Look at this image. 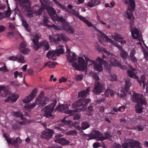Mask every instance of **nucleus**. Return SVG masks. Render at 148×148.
Returning <instances> with one entry per match:
<instances>
[{"mask_svg":"<svg viewBox=\"0 0 148 148\" xmlns=\"http://www.w3.org/2000/svg\"><path fill=\"white\" fill-rule=\"evenodd\" d=\"M103 84L99 82H97L95 84L93 92L95 95H98L102 92L103 88Z\"/></svg>","mask_w":148,"mask_h":148,"instance_id":"obj_14","label":"nucleus"},{"mask_svg":"<svg viewBox=\"0 0 148 148\" xmlns=\"http://www.w3.org/2000/svg\"><path fill=\"white\" fill-rule=\"evenodd\" d=\"M84 57L85 58L86 62V64H87V65L88 63V62H89L90 63V64L89 65V66H90V65L93 64V63L94 62V61L90 60L89 58L86 55H84Z\"/></svg>","mask_w":148,"mask_h":148,"instance_id":"obj_37","label":"nucleus"},{"mask_svg":"<svg viewBox=\"0 0 148 148\" xmlns=\"http://www.w3.org/2000/svg\"><path fill=\"white\" fill-rule=\"evenodd\" d=\"M72 65L76 70L78 71L84 70L87 66L84 58L81 57H78V63L77 62H74L72 64Z\"/></svg>","mask_w":148,"mask_h":148,"instance_id":"obj_5","label":"nucleus"},{"mask_svg":"<svg viewBox=\"0 0 148 148\" xmlns=\"http://www.w3.org/2000/svg\"><path fill=\"white\" fill-rule=\"evenodd\" d=\"M55 51L58 56H59L60 54H63L64 53L63 49L61 48L57 49Z\"/></svg>","mask_w":148,"mask_h":148,"instance_id":"obj_40","label":"nucleus"},{"mask_svg":"<svg viewBox=\"0 0 148 148\" xmlns=\"http://www.w3.org/2000/svg\"><path fill=\"white\" fill-rule=\"evenodd\" d=\"M136 79L140 86H141V83H142L143 84V88H145V86L146 84V82L145 81V75H141L140 77V79Z\"/></svg>","mask_w":148,"mask_h":148,"instance_id":"obj_27","label":"nucleus"},{"mask_svg":"<svg viewBox=\"0 0 148 148\" xmlns=\"http://www.w3.org/2000/svg\"><path fill=\"white\" fill-rule=\"evenodd\" d=\"M78 108L76 107L75 109H76L75 110H72V111L71 113H70L69 115L70 116H72L74 117L73 119L74 120H78L80 118V114L79 113H78L77 112H78V111H84L85 110L86 108H85L83 110H82L78 109Z\"/></svg>","mask_w":148,"mask_h":148,"instance_id":"obj_20","label":"nucleus"},{"mask_svg":"<svg viewBox=\"0 0 148 148\" xmlns=\"http://www.w3.org/2000/svg\"><path fill=\"white\" fill-rule=\"evenodd\" d=\"M57 20L58 21L62 23V24H63L66 22L65 19L62 17L58 16L57 18Z\"/></svg>","mask_w":148,"mask_h":148,"instance_id":"obj_47","label":"nucleus"},{"mask_svg":"<svg viewBox=\"0 0 148 148\" xmlns=\"http://www.w3.org/2000/svg\"><path fill=\"white\" fill-rule=\"evenodd\" d=\"M56 54L54 50H53L52 51L49 50L47 54V57L49 59L52 57H54Z\"/></svg>","mask_w":148,"mask_h":148,"instance_id":"obj_32","label":"nucleus"},{"mask_svg":"<svg viewBox=\"0 0 148 148\" xmlns=\"http://www.w3.org/2000/svg\"><path fill=\"white\" fill-rule=\"evenodd\" d=\"M139 107H138V108L136 109V112L137 113H141L143 112V109Z\"/></svg>","mask_w":148,"mask_h":148,"instance_id":"obj_60","label":"nucleus"},{"mask_svg":"<svg viewBox=\"0 0 148 148\" xmlns=\"http://www.w3.org/2000/svg\"><path fill=\"white\" fill-rule=\"evenodd\" d=\"M131 85V83L130 79H128L126 80L125 81V90L127 92L129 90Z\"/></svg>","mask_w":148,"mask_h":148,"instance_id":"obj_34","label":"nucleus"},{"mask_svg":"<svg viewBox=\"0 0 148 148\" xmlns=\"http://www.w3.org/2000/svg\"><path fill=\"white\" fill-rule=\"evenodd\" d=\"M135 53V50L132 49L130 53V59L133 63L136 64L137 63V59L134 56Z\"/></svg>","mask_w":148,"mask_h":148,"instance_id":"obj_26","label":"nucleus"},{"mask_svg":"<svg viewBox=\"0 0 148 148\" xmlns=\"http://www.w3.org/2000/svg\"><path fill=\"white\" fill-rule=\"evenodd\" d=\"M132 33V36L134 39H140L141 37L140 36L139 31L135 28H130Z\"/></svg>","mask_w":148,"mask_h":148,"instance_id":"obj_21","label":"nucleus"},{"mask_svg":"<svg viewBox=\"0 0 148 148\" xmlns=\"http://www.w3.org/2000/svg\"><path fill=\"white\" fill-rule=\"evenodd\" d=\"M132 101L137 103L136 106L139 107L143 105H146L147 102L143 95L134 92L132 98Z\"/></svg>","mask_w":148,"mask_h":148,"instance_id":"obj_3","label":"nucleus"},{"mask_svg":"<svg viewBox=\"0 0 148 148\" xmlns=\"http://www.w3.org/2000/svg\"><path fill=\"white\" fill-rule=\"evenodd\" d=\"M84 139H86L87 140L95 139L94 134L91 133L88 134H84L82 135Z\"/></svg>","mask_w":148,"mask_h":148,"instance_id":"obj_28","label":"nucleus"},{"mask_svg":"<svg viewBox=\"0 0 148 148\" xmlns=\"http://www.w3.org/2000/svg\"><path fill=\"white\" fill-rule=\"evenodd\" d=\"M57 101L55 100L53 103L48 105L45 107L46 110L45 111L44 115L47 118H51L53 119L54 118V115L51 113L54 110V108L56 104Z\"/></svg>","mask_w":148,"mask_h":148,"instance_id":"obj_8","label":"nucleus"},{"mask_svg":"<svg viewBox=\"0 0 148 148\" xmlns=\"http://www.w3.org/2000/svg\"><path fill=\"white\" fill-rule=\"evenodd\" d=\"M38 92V89L36 88H35L29 96L23 99L22 101L24 103H28L29 102L34 99V97L36 95Z\"/></svg>","mask_w":148,"mask_h":148,"instance_id":"obj_17","label":"nucleus"},{"mask_svg":"<svg viewBox=\"0 0 148 148\" xmlns=\"http://www.w3.org/2000/svg\"><path fill=\"white\" fill-rule=\"evenodd\" d=\"M67 79L65 78L64 77H62L61 78L59 79V82L62 83V82H65L67 81Z\"/></svg>","mask_w":148,"mask_h":148,"instance_id":"obj_61","label":"nucleus"},{"mask_svg":"<svg viewBox=\"0 0 148 148\" xmlns=\"http://www.w3.org/2000/svg\"><path fill=\"white\" fill-rule=\"evenodd\" d=\"M45 93L43 91H42L40 93L38 97L37 98H39V99L42 98L44 96Z\"/></svg>","mask_w":148,"mask_h":148,"instance_id":"obj_63","label":"nucleus"},{"mask_svg":"<svg viewBox=\"0 0 148 148\" xmlns=\"http://www.w3.org/2000/svg\"><path fill=\"white\" fill-rule=\"evenodd\" d=\"M20 128V126L19 125L16 124L13 125L12 126L13 129L16 130H18Z\"/></svg>","mask_w":148,"mask_h":148,"instance_id":"obj_57","label":"nucleus"},{"mask_svg":"<svg viewBox=\"0 0 148 148\" xmlns=\"http://www.w3.org/2000/svg\"><path fill=\"white\" fill-rule=\"evenodd\" d=\"M44 18L43 19V25L45 26H47L48 25L47 24L48 22V18L46 17H45V16H43Z\"/></svg>","mask_w":148,"mask_h":148,"instance_id":"obj_50","label":"nucleus"},{"mask_svg":"<svg viewBox=\"0 0 148 148\" xmlns=\"http://www.w3.org/2000/svg\"><path fill=\"white\" fill-rule=\"evenodd\" d=\"M62 27L63 29L67 31L69 33L73 34L74 32L73 28L66 22L63 24H62Z\"/></svg>","mask_w":148,"mask_h":148,"instance_id":"obj_22","label":"nucleus"},{"mask_svg":"<svg viewBox=\"0 0 148 148\" xmlns=\"http://www.w3.org/2000/svg\"><path fill=\"white\" fill-rule=\"evenodd\" d=\"M19 3L20 5L25 8L27 12H31L30 5L29 4V0H17Z\"/></svg>","mask_w":148,"mask_h":148,"instance_id":"obj_12","label":"nucleus"},{"mask_svg":"<svg viewBox=\"0 0 148 148\" xmlns=\"http://www.w3.org/2000/svg\"><path fill=\"white\" fill-rule=\"evenodd\" d=\"M66 117H64L59 122L60 125V126H62L65 125H68L70 124L71 122V121H66Z\"/></svg>","mask_w":148,"mask_h":148,"instance_id":"obj_30","label":"nucleus"},{"mask_svg":"<svg viewBox=\"0 0 148 148\" xmlns=\"http://www.w3.org/2000/svg\"><path fill=\"white\" fill-rule=\"evenodd\" d=\"M111 135L108 133L105 134V136H103L102 135V136L100 140H102L101 141L108 139L109 138L111 137Z\"/></svg>","mask_w":148,"mask_h":148,"instance_id":"obj_45","label":"nucleus"},{"mask_svg":"<svg viewBox=\"0 0 148 148\" xmlns=\"http://www.w3.org/2000/svg\"><path fill=\"white\" fill-rule=\"evenodd\" d=\"M129 4L128 5L127 11L126 15L129 19H131L133 16V12L134 11L135 3L134 0H129Z\"/></svg>","mask_w":148,"mask_h":148,"instance_id":"obj_10","label":"nucleus"},{"mask_svg":"<svg viewBox=\"0 0 148 148\" xmlns=\"http://www.w3.org/2000/svg\"><path fill=\"white\" fill-rule=\"evenodd\" d=\"M60 36L61 39L64 41H67L70 40L69 38L67 36H65L63 34H61Z\"/></svg>","mask_w":148,"mask_h":148,"instance_id":"obj_46","label":"nucleus"},{"mask_svg":"<svg viewBox=\"0 0 148 148\" xmlns=\"http://www.w3.org/2000/svg\"><path fill=\"white\" fill-rule=\"evenodd\" d=\"M121 51L122 52L120 53L121 57L123 59L125 60L127 58V53L126 51H124L123 49V50L122 49L121 50Z\"/></svg>","mask_w":148,"mask_h":148,"instance_id":"obj_42","label":"nucleus"},{"mask_svg":"<svg viewBox=\"0 0 148 148\" xmlns=\"http://www.w3.org/2000/svg\"><path fill=\"white\" fill-rule=\"evenodd\" d=\"M63 135L61 134H58L56 136L57 138L54 140L56 143H58L62 145H65L69 144L70 142L64 138H59L62 136Z\"/></svg>","mask_w":148,"mask_h":148,"instance_id":"obj_15","label":"nucleus"},{"mask_svg":"<svg viewBox=\"0 0 148 148\" xmlns=\"http://www.w3.org/2000/svg\"><path fill=\"white\" fill-rule=\"evenodd\" d=\"M52 0L55 4L59 7L61 9L63 10L66 9V8L65 6L64 5H62L61 4L59 3L57 0Z\"/></svg>","mask_w":148,"mask_h":148,"instance_id":"obj_39","label":"nucleus"},{"mask_svg":"<svg viewBox=\"0 0 148 148\" xmlns=\"http://www.w3.org/2000/svg\"><path fill=\"white\" fill-rule=\"evenodd\" d=\"M83 75L82 74L78 75L77 78V81H81L83 79Z\"/></svg>","mask_w":148,"mask_h":148,"instance_id":"obj_64","label":"nucleus"},{"mask_svg":"<svg viewBox=\"0 0 148 148\" xmlns=\"http://www.w3.org/2000/svg\"><path fill=\"white\" fill-rule=\"evenodd\" d=\"M40 37V34H36L34 36V38L32 39V41L34 43V40L36 42L37 41V43H39V42H38L39 40Z\"/></svg>","mask_w":148,"mask_h":148,"instance_id":"obj_44","label":"nucleus"},{"mask_svg":"<svg viewBox=\"0 0 148 148\" xmlns=\"http://www.w3.org/2000/svg\"><path fill=\"white\" fill-rule=\"evenodd\" d=\"M132 140V141L129 143V144L130 145V147L131 148H140L141 147L140 145V142L135 140Z\"/></svg>","mask_w":148,"mask_h":148,"instance_id":"obj_24","label":"nucleus"},{"mask_svg":"<svg viewBox=\"0 0 148 148\" xmlns=\"http://www.w3.org/2000/svg\"><path fill=\"white\" fill-rule=\"evenodd\" d=\"M2 63L4 64V66L1 68H0L1 71L3 72H7L9 70L7 69L6 66L5 64L3 63Z\"/></svg>","mask_w":148,"mask_h":148,"instance_id":"obj_48","label":"nucleus"},{"mask_svg":"<svg viewBox=\"0 0 148 148\" xmlns=\"http://www.w3.org/2000/svg\"><path fill=\"white\" fill-rule=\"evenodd\" d=\"M81 126L82 129L83 130H85L88 128L90 127V125L87 122H83Z\"/></svg>","mask_w":148,"mask_h":148,"instance_id":"obj_41","label":"nucleus"},{"mask_svg":"<svg viewBox=\"0 0 148 148\" xmlns=\"http://www.w3.org/2000/svg\"><path fill=\"white\" fill-rule=\"evenodd\" d=\"M66 53L67 54L66 56L67 60L70 63L75 62L77 60L76 56L75 53H72V56L71 55V53H72L70 49H66Z\"/></svg>","mask_w":148,"mask_h":148,"instance_id":"obj_16","label":"nucleus"},{"mask_svg":"<svg viewBox=\"0 0 148 148\" xmlns=\"http://www.w3.org/2000/svg\"><path fill=\"white\" fill-rule=\"evenodd\" d=\"M136 127L137 128V130L140 131H143L144 128V127L142 125L137 126Z\"/></svg>","mask_w":148,"mask_h":148,"instance_id":"obj_59","label":"nucleus"},{"mask_svg":"<svg viewBox=\"0 0 148 148\" xmlns=\"http://www.w3.org/2000/svg\"><path fill=\"white\" fill-rule=\"evenodd\" d=\"M93 76L94 78L96 81H99V78L97 74L96 73H94L93 75Z\"/></svg>","mask_w":148,"mask_h":148,"instance_id":"obj_62","label":"nucleus"},{"mask_svg":"<svg viewBox=\"0 0 148 148\" xmlns=\"http://www.w3.org/2000/svg\"><path fill=\"white\" fill-rule=\"evenodd\" d=\"M20 51L22 53H26L29 51V50L28 48H25L22 49L21 48L20 49Z\"/></svg>","mask_w":148,"mask_h":148,"instance_id":"obj_53","label":"nucleus"},{"mask_svg":"<svg viewBox=\"0 0 148 148\" xmlns=\"http://www.w3.org/2000/svg\"><path fill=\"white\" fill-rule=\"evenodd\" d=\"M101 36L102 38H104L108 42H109L115 45L120 50H121L122 49L123 50V48L121 47V46L119 45L117 42L114 41L113 40H111L105 34L103 33H101Z\"/></svg>","mask_w":148,"mask_h":148,"instance_id":"obj_18","label":"nucleus"},{"mask_svg":"<svg viewBox=\"0 0 148 148\" xmlns=\"http://www.w3.org/2000/svg\"><path fill=\"white\" fill-rule=\"evenodd\" d=\"M22 24L23 26L25 27V29L27 31L29 32L30 31V29L28 25L25 21L22 20Z\"/></svg>","mask_w":148,"mask_h":148,"instance_id":"obj_38","label":"nucleus"},{"mask_svg":"<svg viewBox=\"0 0 148 148\" xmlns=\"http://www.w3.org/2000/svg\"><path fill=\"white\" fill-rule=\"evenodd\" d=\"M19 96L18 95L11 94L9 96L8 98L5 99V102H8L9 101H10L12 102H15L18 97Z\"/></svg>","mask_w":148,"mask_h":148,"instance_id":"obj_25","label":"nucleus"},{"mask_svg":"<svg viewBox=\"0 0 148 148\" xmlns=\"http://www.w3.org/2000/svg\"><path fill=\"white\" fill-rule=\"evenodd\" d=\"M105 97H108L109 95L110 94V95L111 96H113L114 95V92L111 89H108L104 93Z\"/></svg>","mask_w":148,"mask_h":148,"instance_id":"obj_33","label":"nucleus"},{"mask_svg":"<svg viewBox=\"0 0 148 148\" xmlns=\"http://www.w3.org/2000/svg\"><path fill=\"white\" fill-rule=\"evenodd\" d=\"M114 40L118 42H121V40L123 39V37L120 36V35L116 34L114 36Z\"/></svg>","mask_w":148,"mask_h":148,"instance_id":"obj_43","label":"nucleus"},{"mask_svg":"<svg viewBox=\"0 0 148 148\" xmlns=\"http://www.w3.org/2000/svg\"><path fill=\"white\" fill-rule=\"evenodd\" d=\"M34 41L33 48L35 51L38 50L40 47L42 48L45 51H48L49 49L50 45L49 42L46 40H43L39 43H37V41L36 42L34 40Z\"/></svg>","mask_w":148,"mask_h":148,"instance_id":"obj_7","label":"nucleus"},{"mask_svg":"<svg viewBox=\"0 0 148 148\" xmlns=\"http://www.w3.org/2000/svg\"><path fill=\"white\" fill-rule=\"evenodd\" d=\"M45 9L47 10L48 13L51 17H53L54 15H57L55 10L52 7L47 5H43L42 4V8H40L38 11L36 12V15H39L42 14V12Z\"/></svg>","mask_w":148,"mask_h":148,"instance_id":"obj_6","label":"nucleus"},{"mask_svg":"<svg viewBox=\"0 0 148 148\" xmlns=\"http://www.w3.org/2000/svg\"><path fill=\"white\" fill-rule=\"evenodd\" d=\"M94 136L95 139H96L97 140H100L102 136V134L99 131L97 130H95L94 132Z\"/></svg>","mask_w":148,"mask_h":148,"instance_id":"obj_29","label":"nucleus"},{"mask_svg":"<svg viewBox=\"0 0 148 148\" xmlns=\"http://www.w3.org/2000/svg\"><path fill=\"white\" fill-rule=\"evenodd\" d=\"M11 114L13 116L16 117H20L21 120H23V115L22 113L20 112H13L11 113Z\"/></svg>","mask_w":148,"mask_h":148,"instance_id":"obj_31","label":"nucleus"},{"mask_svg":"<svg viewBox=\"0 0 148 148\" xmlns=\"http://www.w3.org/2000/svg\"><path fill=\"white\" fill-rule=\"evenodd\" d=\"M57 62H49V64L48 65V66L50 68H54L55 67V66L57 64Z\"/></svg>","mask_w":148,"mask_h":148,"instance_id":"obj_52","label":"nucleus"},{"mask_svg":"<svg viewBox=\"0 0 148 148\" xmlns=\"http://www.w3.org/2000/svg\"><path fill=\"white\" fill-rule=\"evenodd\" d=\"M73 12V14L76 16L80 20L85 23L88 27L93 26L91 22L87 20L86 18L79 15V13L74 9H71Z\"/></svg>","mask_w":148,"mask_h":148,"instance_id":"obj_11","label":"nucleus"},{"mask_svg":"<svg viewBox=\"0 0 148 148\" xmlns=\"http://www.w3.org/2000/svg\"><path fill=\"white\" fill-rule=\"evenodd\" d=\"M90 88V87H88L87 88L86 90H83L78 93V97L82 98L73 104L72 107L74 109L77 107L78 109L83 110L84 109L86 108V106L90 101V99H86L85 98L89 94Z\"/></svg>","mask_w":148,"mask_h":148,"instance_id":"obj_1","label":"nucleus"},{"mask_svg":"<svg viewBox=\"0 0 148 148\" xmlns=\"http://www.w3.org/2000/svg\"><path fill=\"white\" fill-rule=\"evenodd\" d=\"M49 101V99L46 97H44L42 98H37L35 101V103L27 104L24 106V107L28 110H30L35 107L36 104L38 105L39 107L45 106L47 104Z\"/></svg>","mask_w":148,"mask_h":148,"instance_id":"obj_2","label":"nucleus"},{"mask_svg":"<svg viewBox=\"0 0 148 148\" xmlns=\"http://www.w3.org/2000/svg\"><path fill=\"white\" fill-rule=\"evenodd\" d=\"M110 77L111 81H113L116 80L117 77L115 74H111Z\"/></svg>","mask_w":148,"mask_h":148,"instance_id":"obj_54","label":"nucleus"},{"mask_svg":"<svg viewBox=\"0 0 148 148\" xmlns=\"http://www.w3.org/2000/svg\"><path fill=\"white\" fill-rule=\"evenodd\" d=\"M29 121L25 120L22 121H19L18 122V124L21 125H25L29 124L30 123Z\"/></svg>","mask_w":148,"mask_h":148,"instance_id":"obj_51","label":"nucleus"},{"mask_svg":"<svg viewBox=\"0 0 148 148\" xmlns=\"http://www.w3.org/2000/svg\"><path fill=\"white\" fill-rule=\"evenodd\" d=\"M103 51L107 55H103L102 56V58L103 59L105 58L107 60H108V58H109L110 57V55H112L111 54L109 51H107L105 49H104Z\"/></svg>","mask_w":148,"mask_h":148,"instance_id":"obj_36","label":"nucleus"},{"mask_svg":"<svg viewBox=\"0 0 148 148\" xmlns=\"http://www.w3.org/2000/svg\"><path fill=\"white\" fill-rule=\"evenodd\" d=\"M69 107L67 105L62 104L56 107L55 110V111L58 110L62 112L69 114L72 111V110H69Z\"/></svg>","mask_w":148,"mask_h":148,"instance_id":"obj_13","label":"nucleus"},{"mask_svg":"<svg viewBox=\"0 0 148 148\" xmlns=\"http://www.w3.org/2000/svg\"><path fill=\"white\" fill-rule=\"evenodd\" d=\"M100 0H91L87 3H85V5L92 8L100 4Z\"/></svg>","mask_w":148,"mask_h":148,"instance_id":"obj_23","label":"nucleus"},{"mask_svg":"<svg viewBox=\"0 0 148 148\" xmlns=\"http://www.w3.org/2000/svg\"><path fill=\"white\" fill-rule=\"evenodd\" d=\"M123 148H128V143L127 142H124L121 145Z\"/></svg>","mask_w":148,"mask_h":148,"instance_id":"obj_58","label":"nucleus"},{"mask_svg":"<svg viewBox=\"0 0 148 148\" xmlns=\"http://www.w3.org/2000/svg\"><path fill=\"white\" fill-rule=\"evenodd\" d=\"M11 10L9 6H8V10L7 11L4 13L6 16L7 17L9 16L10 15V14H9Z\"/></svg>","mask_w":148,"mask_h":148,"instance_id":"obj_56","label":"nucleus"},{"mask_svg":"<svg viewBox=\"0 0 148 148\" xmlns=\"http://www.w3.org/2000/svg\"><path fill=\"white\" fill-rule=\"evenodd\" d=\"M110 57L107 60L110 61V64H108L107 62V63L105 64V68L106 70H107L108 71H110L112 66H118L121 69H123V66L116 59L114 56L110 55Z\"/></svg>","mask_w":148,"mask_h":148,"instance_id":"obj_4","label":"nucleus"},{"mask_svg":"<svg viewBox=\"0 0 148 148\" xmlns=\"http://www.w3.org/2000/svg\"><path fill=\"white\" fill-rule=\"evenodd\" d=\"M97 61H94L93 63L95 70L99 72H101L103 70L102 65L107 63V61L104 60L99 57H98L96 59Z\"/></svg>","mask_w":148,"mask_h":148,"instance_id":"obj_9","label":"nucleus"},{"mask_svg":"<svg viewBox=\"0 0 148 148\" xmlns=\"http://www.w3.org/2000/svg\"><path fill=\"white\" fill-rule=\"evenodd\" d=\"M53 134V131L50 129H49L47 131H45L43 132L41 136L42 138H44L48 140L52 136Z\"/></svg>","mask_w":148,"mask_h":148,"instance_id":"obj_19","label":"nucleus"},{"mask_svg":"<svg viewBox=\"0 0 148 148\" xmlns=\"http://www.w3.org/2000/svg\"><path fill=\"white\" fill-rule=\"evenodd\" d=\"M27 45V43L25 41H23L20 44V47L21 49L25 47Z\"/></svg>","mask_w":148,"mask_h":148,"instance_id":"obj_55","label":"nucleus"},{"mask_svg":"<svg viewBox=\"0 0 148 148\" xmlns=\"http://www.w3.org/2000/svg\"><path fill=\"white\" fill-rule=\"evenodd\" d=\"M17 58L18 60H19L20 62L23 63H25L24 58L23 56L20 55L19 56H18V58Z\"/></svg>","mask_w":148,"mask_h":148,"instance_id":"obj_49","label":"nucleus"},{"mask_svg":"<svg viewBox=\"0 0 148 148\" xmlns=\"http://www.w3.org/2000/svg\"><path fill=\"white\" fill-rule=\"evenodd\" d=\"M128 75L134 79H138V77L136 75L133 71L130 70H128L127 71Z\"/></svg>","mask_w":148,"mask_h":148,"instance_id":"obj_35","label":"nucleus"}]
</instances>
